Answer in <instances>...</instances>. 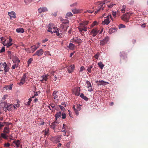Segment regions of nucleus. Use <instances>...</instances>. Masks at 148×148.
Masks as SVG:
<instances>
[{"instance_id":"nucleus-1","label":"nucleus","mask_w":148,"mask_h":148,"mask_svg":"<svg viewBox=\"0 0 148 148\" xmlns=\"http://www.w3.org/2000/svg\"><path fill=\"white\" fill-rule=\"evenodd\" d=\"M53 32L54 33H56V35L59 38H62V37L63 35L62 34V31H60L59 32L58 29L56 27H54L53 28Z\"/></svg>"},{"instance_id":"nucleus-2","label":"nucleus","mask_w":148,"mask_h":148,"mask_svg":"<svg viewBox=\"0 0 148 148\" xmlns=\"http://www.w3.org/2000/svg\"><path fill=\"white\" fill-rule=\"evenodd\" d=\"M27 79V74L26 73L24 74L23 75L22 77L21 80L20 82L18 83L19 85L21 86L23 85L25 83L26 79Z\"/></svg>"},{"instance_id":"nucleus-3","label":"nucleus","mask_w":148,"mask_h":148,"mask_svg":"<svg viewBox=\"0 0 148 148\" xmlns=\"http://www.w3.org/2000/svg\"><path fill=\"white\" fill-rule=\"evenodd\" d=\"M130 15V13H127L122 16L121 18L124 21L128 22Z\"/></svg>"},{"instance_id":"nucleus-4","label":"nucleus","mask_w":148,"mask_h":148,"mask_svg":"<svg viewBox=\"0 0 148 148\" xmlns=\"http://www.w3.org/2000/svg\"><path fill=\"white\" fill-rule=\"evenodd\" d=\"M78 27V28L79 32H82L83 31L86 32L87 31V29L86 26L80 23Z\"/></svg>"},{"instance_id":"nucleus-5","label":"nucleus","mask_w":148,"mask_h":148,"mask_svg":"<svg viewBox=\"0 0 148 148\" xmlns=\"http://www.w3.org/2000/svg\"><path fill=\"white\" fill-rule=\"evenodd\" d=\"M73 93L77 96H79L80 93V89L79 87H76L73 90Z\"/></svg>"},{"instance_id":"nucleus-6","label":"nucleus","mask_w":148,"mask_h":148,"mask_svg":"<svg viewBox=\"0 0 148 148\" xmlns=\"http://www.w3.org/2000/svg\"><path fill=\"white\" fill-rule=\"evenodd\" d=\"M2 66L3 67V68L4 69L0 70V72L3 71L4 70L5 73H6L9 71L10 68L8 67L6 62H4L2 64Z\"/></svg>"},{"instance_id":"nucleus-7","label":"nucleus","mask_w":148,"mask_h":148,"mask_svg":"<svg viewBox=\"0 0 148 148\" xmlns=\"http://www.w3.org/2000/svg\"><path fill=\"white\" fill-rule=\"evenodd\" d=\"M61 137L60 136H56L52 137L51 138V140L54 143H57L60 142Z\"/></svg>"},{"instance_id":"nucleus-8","label":"nucleus","mask_w":148,"mask_h":148,"mask_svg":"<svg viewBox=\"0 0 148 148\" xmlns=\"http://www.w3.org/2000/svg\"><path fill=\"white\" fill-rule=\"evenodd\" d=\"M12 40L10 38L9 39V41H4L2 44L5 46H6L7 47H9L12 45V43L11 42Z\"/></svg>"},{"instance_id":"nucleus-9","label":"nucleus","mask_w":148,"mask_h":148,"mask_svg":"<svg viewBox=\"0 0 148 148\" xmlns=\"http://www.w3.org/2000/svg\"><path fill=\"white\" fill-rule=\"evenodd\" d=\"M63 20L64 21L62 22L63 24H62V26H63V29H64V31L66 32V31L67 27H69V25H68L67 26L63 25V24H68L69 23V21L67 20Z\"/></svg>"},{"instance_id":"nucleus-10","label":"nucleus","mask_w":148,"mask_h":148,"mask_svg":"<svg viewBox=\"0 0 148 148\" xmlns=\"http://www.w3.org/2000/svg\"><path fill=\"white\" fill-rule=\"evenodd\" d=\"M109 39V38L108 37H106L103 40L100 41V44L102 46L105 45L108 41Z\"/></svg>"},{"instance_id":"nucleus-11","label":"nucleus","mask_w":148,"mask_h":148,"mask_svg":"<svg viewBox=\"0 0 148 148\" xmlns=\"http://www.w3.org/2000/svg\"><path fill=\"white\" fill-rule=\"evenodd\" d=\"M111 15H108L107 16V18L106 19L104 20V21L102 22V24L103 25L106 24L108 25L110 23L109 18L111 17Z\"/></svg>"},{"instance_id":"nucleus-12","label":"nucleus","mask_w":148,"mask_h":148,"mask_svg":"<svg viewBox=\"0 0 148 148\" xmlns=\"http://www.w3.org/2000/svg\"><path fill=\"white\" fill-rule=\"evenodd\" d=\"M48 76V75H45L41 77L40 78V81L42 83H45L44 81L45 82L47 80Z\"/></svg>"},{"instance_id":"nucleus-13","label":"nucleus","mask_w":148,"mask_h":148,"mask_svg":"<svg viewBox=\"0 0 148 148\" xmlns=\"http://www.w3.org/2000/svg\"><path fill=\"white\" fill-rule=\"evenodd\" d=\"M71 42L78 44L79 45L82 43L81 40L78 38H73L71 39Z\"/></svg>"},{"instance_id":"nucleus-14","label":"nucleus","mask_w":148,"mask_h":148,"mask_svg":"<svg viewBox=\"0 0 148 148\" xmlns=\"http://www.w3.org/2000/svg\"><path fill=\"white\" fill-rule=\"evenodd\" d=\"M38 11L39 13H41L42 12L47 11L48 9L46 7H44L39 8Z\"/></svg>"},{"instance_id":"nucleus-15","label":"nucleus","mask_w":148,"mask_h":148,"mask_svg":"<svg viewBox=\"0 0 148 148\" xmlns=\"http://www.w3.org/2000/svg\"><path fill=\"white\" fill-rule=\"evenodd\" d=\"M99 32V30L96 29H92L91 32V34L93 36H95Z\"/></svg>"},{"instance_id":"nucleus-16","label":"nucleus","mask_w":148,"mask_h":148,"mask_svg":"<svg viewBox=\"0 0 148 148\" xmlns=\"http://www.w3.org/2000/svg\"><path fill=\"white\" fill-rule=\"evenodd\" d=\"M8 14L10 16L11 19L12 18H16V14L14 11H12L10 12H8Z\"/></svg>"},{"instance_id":"nucleus-17","label":"nucleus","mask_w":148,"mask_h":148,"mask_svg":"<svg viewBox=\"0 0 148 148\" xmlns=\"http://www.w3.org/2000/svg\"><path fill=\"white\" fill-rule=\"evenodd\" d=\"M58 124V121L57 120H56L54 122L51 123V125H50V126L51 127V128L54 129Z\"/></svg>"},{"instance_id":"nucleus-18","label":"nucleus","mask_w":148,"mask_h":148,"mask_svg":"<svg viewBox=\"0 0 148 148\" xmlns=\"http://www.w3.org/2000/svg\"><path fill=\"white\" fill-rule=\"evenodd\" d=\"M74 66H69L67 68V70L69 73H71L74 70Z\"/></svg>"},{"instance_id":"nucleus-19","label":"nucleus","mask_w":148,"mask_h":148,"mask_svg":"<svg viewBox=\"0 0 148 148\" xmlns=\"http://www.w3.org/2000/svg\"><path fill=\"white\" fill-rule=\"evenodd\" d=\"M108 84V83L107 82H105L103 80H99V83H98L97 85H103L105 86L106 85V84Z\"/></svg>"},{"instance_id":"nucleus-20","label":"nucleus","mask_w":148,"mask_h":148,"mask_svg":"<svg viewBox=\"0 0 148 148\" xmlns=\"http://www.w3.org/2000/svg\"><path fill=\"white\" fill-rule=\"evenodd\" d=\"M36 52L37 54V56H40L43 54L44 52L43 50L42 49H41L37 51Z\"/></svg>"},{"instance_id":"nucleus-21","label":"nucleus","mask_w":148,"mask_h":148,"mask_svg":"<svg viewBox=\"0 0 148 148\" xmlns=\"http://www.w3.org/2000/svg\"><path fill=\"white\" fill-rule=\"evenodd\" d=\"M67 47L70 49L73 50L75 48V45L74 44L71 43H70L69 44V45Z\"/></svg>"},{"instance_id":"nucleus-22","label":"nucleus","mask_w":148,"mask_h":148,"mask_svg":"<svg viewBox=\"0 0 148 148\" xmlns=\"http://www.w3.org/2000/svg\"><path fill=\"white\" fill-rule=\"evenodd\" d=\"M10 131L9 130V127H6L4 128L3 132L5 134H9V133Z\"/></svg>"},{"instance_id":"nucleus-23","label":"nucleus","mask_w":148,"mask_h":148,"mask_svg":"<svg viewBox=\"0 0 148 148\" xmlns=\"http://www.w3.org/2000/svg\"><path fill=\"white\" fill-rule=\"evenodd\" d=\"M13 61L14 63L18 64L20 62L19 59L17 57L15 58L13 60Z\"/></svg>"},{"instance_id":"nucleus-24","label":"nucleus","mask_w":148,"mask_h":148,"mask_svg":"<svg viewBox=\"0 0 148 148\" xmlns=\"http://www.w3.org/2000/svg\"><path fill=\"white\" fill-rule=\"evenodd\" d=\"M38 47H36L35 45H34L31 47V51L33 53L35 50H36Z\"/></svg>"},{"instance_id":"nucleus-25","label":"nucleus","mask_w":148,"mask_h":148,"mask_svg":"<svg viewBox=\"0 0 148 148\" xmlns=\"http://www.w3.org/2000/svg\"><path fill=\"white\" fill-rule=\"evenodd\" d=\"M126 54L125 53V52L124 51H122L120 53V56L121 57H122V58L123 59H124L123 57H126V58H127L126 56Z\"/></svg>"},{"instance_id":"nucleus-26","label":"nucleus","mask_w":148,"mask_h":148,"mask_svg":"<svg viewBox=\"0 0 148 148\" xmlns=\"http://www.w3.org/2000/svg\"><path fill=\"white\" fill-rule=\"evenodd\" d=\"M16 32L18 33H23L24 32V30L23 28H18L16 29Z\"/></svg>"},{"instance_id":"nucleus-27","label":"nucleus","mask_w":148,"mask_h":148,"mask_svg":"<svg viewBox=\"0 0 148 148\" xmlns=\"http://www.w3.org/2000/svg\"><path fill=\"white\" fill-rule=\"evenodd\" d=\"M72 12L74 14H77L79 13L80 12L79 10H77L76 8L72 9Z\"/></svg>"},{"instance_id":"nucleus-28","label":"nucleus","mask_w":148,"mask_h":148,"mask_svg":"<svg viewBox=\"0 0 148 148\" xmlns=\"http://www.w3.org/2000/svg\"><path fill=\"white\" fill-rule=\"evenodd\" d=\"M61 112H57L55 115V117L56 118V120H57L58 118L61 116Z\"/></svg>"},{"instance_id":"nucleus-29","label":"nucleus","mask_w":148,"mask_h":148,"mask_svg":"<svg viewBox=\"0 0 148 148\" xmlns=\"http://www.w3.org/2000/svg\"><path fill=\"white\" fill-rule=\"evenodd\" d=\"M102 7H103V5H100L98 7V8H97V11H95V13H97L99 12L101 10V9L102 10H103L104 8Z\"/></svg>"},{"instance_id":"nucleus-30","label":"nucleus","mask_w":148,"mask_h":148,"mask_svg":"<svg viewBox=\"0 0 148 148\" xmlns=\"http://www.w3.org/2000/svg\"><path fill=\"white\" fill-rule=\"evenodd\" d=\"M80 96L82 98L86 101H87L88 100V98L86 96H85L84 94L83 93H81L80 95Z\"/></svg>"},{"instance_id":"nucleus-31","label":"nucleus","mask_w":148,"mask_h":148,"mask_svg":"<svg viewBox=\"0 0 148 148\" xmlns=\"http://www.w3.org/2000/svg\"><path fill=\"white\" fill-rule=\"evenodd\" d=\"M13 143L15 144L17 147H18L20 145V142L19 140L16 141H14Z\"/></svg>"},{"instance_id":"nucleus-32","label":"nucleus","mask_w":148,"mask_h":148,"mask_svg":"<svg viewBox=\"0 0 148 148\" xmlns=\"http://www.w3.org/2000/svg\"><path fill=\"white\" fill-rule=\"evenodd\" d=\"M1 136L3 138L5 139H7V138L8 137V136H7L6 134L1 133Z\"/></svg>"},{"instance_id":"nucleus-33","label":"nucleus","mask_w":148,"mask_h":148,"mask_svg":"<svg viewBox=\"0 0 148 148\" xmlns=\"http://www.w3.org/2000/svg\"><path fill=\"white\" fill-rule=\"evenodd\" d=\"M73 109L74 110V111L75 112V113L77 115H78L79 113L78 112V110H77L75 108V105H74L73 107Z\"/></svg>"},{"instance_id":"nucleus-34","label":"nucleus","mask_w":148,"mask_h":148,"mask_svg":"<svg viewBox=\"0 0 148 148\" xmlns=\"http://www.w3.org/2000/svg\"><path fill=\"white\" fill-rule=\"evenodd\" d=\"M116 31V29L113 28L112 27L109 30V32L110 34L114 33Z\"/></svg>"},{"instance_id":"nucleus-35","label":"nucleus","mask_w":148,"mask_h":148,"mask_svg":"<svg viewBox=\"0 0 148 148\" xmlns=\"http://www.w3.org/2000/svg\"><path fill=\"white\" fill-rule=\"evenodd\" d=\"M3 103L4 104L3 107V110L5 112H6L8 110L7 107V106H6V105L7 104V103L6 102H4Z\"/></svg>"},{"instance_id":"nucleus-36","label":"nucleus","mask_w":148,"mask_h":148,"mask_svg":"<svg viewBox=\"0 0 148 148\" xmlns=\"http://www.w3.org/2000/svg\"><path fill=\"white\" fill-rule=\"evenodd\" d=\"M97 64L101 69H103L104 66V65L102 64V62H99Z\"/></svg>"},{"instance_id":"nucleus-37","label":"nucleus","mask_w":148,"mask_h":148,"mask_svg":"<svg viewBox=\"0 0 148 148\" xmlns=\"http://www.w3.org/2000/svg\"><path fill=\"white\" fill-rule=\"evenodd\" d=\"M8 123L7 122H0V129L4 126V124L8 125Z\"/></svg>"},{"instance_id":"nucleus-38","label":"nucleus","mask_w":148,"mask_h":148,"mask_svg":"<svg viewBox=\"0 0 148 148\" xmlns=\"http://www.w3.org/2000/svg\"><path fill=\"white\" fill-rule=\"evenodd\" d=\"M126 7V5H124L122 6L121 10L123 12H124L125 11Z\"/></svg>"},{"instance_id":"nucleus-39","label":"nucleus","mask_w":148,"mask_h":148,"mask_svg":"<svg viewBox=\"0 0 148 148\" xmlns=\"http://www.w3.org/2000/svg\"><path fill=\"white\" fill-rule=\"evenodd\" d=\"M92 66L91 65H90L88 67L87 71H88V73H91V69Z\"/></svg>"},{"instance_id":"nucleus-40","label":"nucleus","mask_w":148,"mask_h":148,"mask_svg":"<svg viewBox=\"0 0 148 148\" xmlns=\"http://www.w3.org/2000/svg\"><path fill=\"white\" fill-rule=\"evenodd\" d=\"M18 66V64L15 63L14 65H13L12 67V69H14L16 68H17Z\"/></svg>"},{"instance_id":"nucleus-41","label":"nucleus","mask_w":148,"mask_h":148,"mask_svg":"<svg viewBox=\"0 0 148 148\" xmlns=\"http://www.w3.org/2000/svg\"><path fill=\"white\" fill-rule=\"evenodd\" d=\"M33 60V59L32 58H30L28 60L27 62L28 64V66H29V65L31 63Z\"/></svg>"},{"instance_id":"nucleus-42","label":"nucleus","mask_w":148,"mask_h":148,"mask_svg":"<svg viewBox=\"0 0 148 148\" xmlns=\"http://www.w3.org/2000/svg\"><path fill=\"white\" fill-rule=\"evenodd\" d=\"M12 106H13V105H12L11 104H9L7 105V107L8 110L9 111L11 110Z\"/></svg>"},{"instance_id":"nucleus-43","label":"nucleus","mask_w":148,"mask_h":148,"mask_svg":"<svg viewBox=\"0 0 148 148\" xmlns=\"http://www.w3.org/2000/svg\"><path fill=\"white\" fill-rule=\"evenodd\" d=\"M25 50L27 52H28L29 53H31L32 52V51H31V49L30 50V48H25Z\"/></svg>"},{"instance_id":"nucleus-44","label":"nucleus","mask_w":148,"mask_h":148,"mask_svg":"<svg viewBox=\"0 0 148 148\" xmlns=\"http://www.w3.org/2000/svg\"><path fill=\"white\" fill-rule=\"evenodd\" d=\"M72 15L73 14L71 12H69L67 13L66 16L67 17H70L72 16Z\"/></svg>"},{"instance_id":"nucleus-45","label":"nucleus","mask_w":148,"mask_h":148,"mask_svg":"<svg viewBox=\"0 0 148 148\" xmlns=\"http://www.w3.org/2000/svg\"><path fill=\"white\" fill-rule=\"evenodd\" d=\"M81 105L79 104V105H77L76 106V108H77L79 110V111H80L81 109Z\"/></svg>"},{"instance_id":"nucleus-46","label":"nucleus","mask_w":148,"mask_h":148,"mask_svg":"<svg viewBox=\"0 0 148 148\" xmlns=\"http://www.w3.org/2000/svg\"><path fill=\"white\" fill-rule=\"evenodd\" d=\"M86 84L87 85V87H91V83L88 81H87L86 82Z\"/></svg>"},{"instance_id":"nucleus-47","label":"nucleus","mask_w":148,"mask_h":148,"mask_svg":"<svg viewBox=\"0 0 148 148\" xmlns=\"http://www.w3.org/2000/svg\"><path fill=\"white\" fill-rule=\"evenodd\" d=\"M125 27V25L122 24H120L119 26V28H124Z\"/></svg>"},{"instance_id":"nucleus-48","label":"nucleus","mask_w":148,"mask_h":148,"mask_svg":"<svg viewBox=\"0 0 148 148\" xmlns=\"http://www.w3.org/2000/svg\"><path fill=\"white\" fill-rule=\"evenodd\" d=\"M99 53H97L96 54L95 56V58L96 59H97L99 58Z\"/></svg>"},{"instance_id":"nucleus-49","label":"nucleus","mask_w":148,"mask_h":148,"mask_svg":"<svg viewBox=\"0 0 148 148\" xmlns=\"http://www.w3.org/2000/svg\"><path fill=\"white\" fill-rule=\"evenodd\" d=\"M32 1V0H24V1L26 4H28Z\"/></svg>"},{"instance_id":"nucleus-50","label":"nucleus","mask_w":148,"mask_h":148,"mask_svg":"<svg viewBox=\"0 0 148 148\" xmlns=\"http://www.w3.org/2000/svg\"><path fill=\"white\" fill-rule=\"evenodd\" d=\"M29 101L26 102V105H30L31 101H32L31 98H29Z\"/></svg>"},{"instance_id":"nucleus-51","label":"nucleus","mask_w":148,"mask_h":148,"mask_svg":"<svg viewBox=\"0 0 148 148\" xmlns=\"http://www.w3.org/2000/svg\"><path fill=\"white\" fill-rule=\"evenodd\" d=\"M61 114L62 116V118L63 119H64L66 117V114L65 113H61Z\"/></svg>"},{"instance_id":"nucleus-52","label":"nucleus","mask_w":148,"mask_h":148,"mask_svg":"<svg viewBox=\"0 0 148 148\" xmlns=\"http://www.w3.org/2000/svg\"><path fill=\"white\" fill-rule=\"evenodd\" d=\"M0 40L2 42V43L4 41H6V40L3 37H1L0 38Z\"/></svg>"},{"instance_id":"nucleus-53","label":"nucleus","mask_w":148,"mask_h":148,"mask_svg":"<svg viewBox=\"0 0 148 148\" xmlns=\"http://www.w3.org/2000/svg\"><path fill=\"white\" fill-rule=\"evenodd\" d=\"M59 107H60V109L61 110L63 111H64V110H65V108H64V107L61 105H59Z\"/></svg>"},{"instance_id":"nucleus-54","label":"nucleus","mask_w":148,"mask_h":148,"mask_svg":"<svg viewBox=\"0 0 148 148\" xmlns=\"http://www.w3.org/2000/svg\"><path fill=\"white\" fill-rule=\"evenodd\" d=\"M4 147H9L10 146V144L9 143H5L4 144Z\"/></svg>"},{"instance_id":"nucleus-55","label":"nucleus","mask_w":148,"mask_h":148,"mask_svg":"<svg viewBox=\"0 0 148 148\" xmlns=\"http://www.w3.org/2000/svg\"><path fill=\"white\" fill-rule=\"evenodd\" d=\"M82 23L83 24H84V25L86 26V25H87L88 24V22L87 21H84V22H83L82 23Z\"/></svg>"},{"instance_id":"nucleus-56","label":"nucleus","mask_w":148,"mask_h":148,"mask_svg":"<svg viewBox=\"0 0 148 148\" xmlns=\"http://www.w3.org/2000/svg\"><path fill=\"white\" fill-rule=\"evenodd\" d=\"M97 24V22L96 21H95L94 22L92 23L91 25L92 27H93L94 26H95Z\"/></svg>"},{"instance_id":"nucleus-57","label":"nucleus","mask_w":148,"mask_h":148,"mask_svg":"<svg viewBox=\"0 0 148 148\" xmlns=\"http://www.w3.org/2000/svg\"><path fill=\"white\" fill-rule=\"evenodd\" d=\"M115 5V4H113V3H112L110 5H108V6L110 8H112V7L113 6Z\"/></svg>"},{"instance_id":"nucleus-58","label":"nucleus","mask_w":148,"mask_h":148,"mask_svg":"<svg viewBox=\"0 0 148 148\" xmlns=\"http://www.w3.org/2000/svg\"><path fill=\"white\" fill-rule=\"evenodd\" d=\"M85 68L84 66H82L80 69V70L79 71L80 72H82V71L84 70Z\"/></svg>"},{"instance_id":"nucleus-59","label":"nucleus","mask_w":148,"mask_h":148,"mask_svg":"<svg viewBox=\"0 0 148 148\" xmlns=\"http://www.w3.org/2000/svg\"><path fill=\"white\" fill-rule=\"evenodd\" d=\"M88 91L90 92H91L93 90L92 86H91V87H88Z\"/></svg>"},{"instance_id":"nucleus-60","label":"nucleus","mask_w":148,"mask_h":148,"mask_svg":"<svg viewBox=\"0 0 148 148\" xmlns=\"http://www.w3.org/2000/svg\"><path fill=\"white\" fill-rule=\"evenodd\" d=\"M53 96V98H54V99L57 100V101H58V97L57 95H56Z\"/></svg>"},{"instance_id":"nucleus-61","label":"nucleus","mask_w":148,"mask_h":148,"mask_svg":"<svg viewBox=\"0 0 148 148\" xmlns=\"http://www.w3.org/2000/svg\"><path fill=\"white\" fill-rule=\"evenodd\" d=\"M51 28L50 27H49L47 31L49 32H51V33H53V32Z\"/></svg>"},{"instance_id":"nucleus-62","label":"nucleus","mask_w":148,"mask_h":148,"mask_svg":"<svg viewBox=\"0 0 148 148\" xmlns=\"http://www.w3.org/2000/svg\"><path fill=\"white\" fill-rule=\"evenodd\" d=\"M5 47H3L0 50V52L1 53L5 51Z\"/></svg>"},{"instance_id":"nucleus-63","label":"nucleus","mask_w":148,"mask_h":148,"mask_svg":"<svg viewBox=\"0 0 148 148\" xmlns=\"http://www.w3.org/2000/svg\"><path fill=\"white\" fill-rule=\"evenodd\" d=\"M77 4V3H74L71 5H70V6L71 7L75 6H76Z\"/></svg>"},{"instance_id":"nucleus-64","label":"nucleus","mask_w":148,"mask_h":148,"mask_svg":"<svg viewBox=\"0 0 148 148\" xmlns=\"http://www.w3.org/2000/svg\"><path fill=\"white\" fill-rule=\"evenodd\" d=\"M49 105L53 108L55 107V105L54 104L51 103V104H50Z\"/></svg>"}]
</instances>
